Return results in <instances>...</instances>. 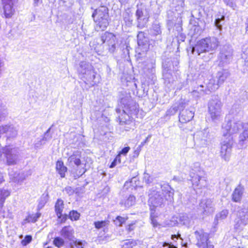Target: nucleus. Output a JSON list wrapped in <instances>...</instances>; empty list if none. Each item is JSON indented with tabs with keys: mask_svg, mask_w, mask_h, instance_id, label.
Wrapping results in <instances>:
<instances>
[{
	"mask_svg": "<svg viewBox=\"0 0 248 248\" xmlns=\"http://www.w3.org/2000/svg\"><path fill=\"white\" fill-rule=\"evenodd\" d=\"M136 222H132L130 224H129L128 225H127L126 227V230L130 232L132 231H133L136 228Z\"/></svg>",
	"mask_w": 248,
	"mask_h": 248,
	"instance_id": "58",
	"label": "nucleus"
},
{
	"mask_svg": "<svg viewBox=\"0 0 248 248\" xmlns=\"http://www.w3.org/2000/svg\"><path fill=\"white\" fill-rule=\"evenodd\" d=\"M226 138L222 143L220 150V155L225 160L228 158V157L231 152L232 145L233 143L232 137Z\"/></svg>",
	"mask_w": 248,
	"mask_h": 248,
	"instance_id": "13",
	"label": "nucleus"
},
{
	"mask_svg": "<svg viewBox=\"0 0 248 248\" xmlns=\"http://www.w3.org/2000/svg\"><path fill=\"white\" fill-rule=\"evenodd\" d=\"M127 218H125L124 217L121 216H117L115 219L114 220V224L118 226H122L123 224H124Z\"/></svg>",
	"mask_w": 248,
	"mask_h": 248,
	"instance_id": "49",
	"label": "nucleus"
},
{
	"mask_svg": "<svg viewBox=\"0 0 248 248\" xmlns=\"http://www.w3.org/2000/svg\"><path fill=\"white\" fill-rule=\"evenodd\" d=\"M135 197L133 195H130L124 202V206L126 208H129L134 204L135 202Z\"/></svg>",
	"mask_w": 248,
	"mask_h": 248,
	"instance_id": "43",
	"label": "nucleus"
},
{
	"mask_svg": "<svg viewBox=\"0 0 248 248\" xmlns=\"http://www.w3.org/2000/svg\"><path fill=\"white\" fill-rule=\"evenodd\" d=\"M197 240V245L199 248H214V246L209 241V235L202 230L194 232Z\"/></svg>",
	"mask_w": 248,
	"mask_h": 248,
	"instance_id": "9",
	"label": "nucleus"
},
{
	"mask_svg": "<svg viewBox=\"0 0 248 248\" xmlns=\"http://www.w3.org/2000/svg\"><path fill=\"white\" fill-rule=\"evenodd\" d=\"M56 171L60 175L61 178L65 177L67 168L64 165L63 162L62 161H57L56 162Z\"/></svg>",
	"mask_w": 248,
	"mask_h": 248,
	"instance_id": "34",
	"label": "nucleus"
},
{
	"mask_svg": "<svg viewBox=\"0 0 248 248\" xmlns=\"http://www.w3.org/2000/svg\"><path fill=\"white\" fill-rule=\"evenodd\" d=\"M32 240V236L30 235H26L24 239L21 241V244L24 246H27L29 244Z\"/></svg>",
	"mask_w": 248,
	"mask_h": 248,
	"instance_id": "53",
	"label": "nucleus"
},
{
	"mask_svg": "<svg viewBox=\"0 0 248 248\" xmlns=\"http://www.w3.org/2000/svg\"><path fill=\"white\" fill-rule=\"evenodd\" d=\"M186 107V102L185 100L180 99L178 101V104L177 106L174 107L173 108H185Z\"/></svg>",
	"mask_w": 248,
	"mask_h": 248,
	"instance_id": "56",
	"label": "nucleus"
},
{
	"mask_svg": "<svg viewBox=\"0 0 248 248\" xmlns=\"http://www.w3.org/2000/svg\"><path fill=\"white\" fill-rule=\"evenodd\" d=\"M244 191V187L241 184L234 190L232 194V200L235 202H240Z\"/></svg>",
	"mask_w": 248,
	"mask_h": 248,
	"instance_id": "24",
	"label": "nucleus"
},
{
	"mask_svg": "<svg viewBox=\"0 0 248 248\" xmlns=\"http://www.w3.org/2000/svg\"><path fill=\"white\" fill-rule=\"evenodd\" d=\"M118 113H121L119 116L120 120V128L126 131L131 129H134V123L133 118L129 115V112L131 109H116Z\"/></svg>",
	"mask_w": 248,
	"mask_h": 248,
	"instance_id": "7",
	"label": "nucleus"
},
{
	"mask_svg": "<svg viewBox=\"0 0 248 248\" xmlns=\"http://www.w3.org/2000/svg\"><path fill=\"white\" fill-rule=\"evenodd\" d=\"M108 9L106 6H101L95 9L92 14V17L109 18Z\"/></svg>",
	"mask_w": 248,
	"mask_h": 248,
	"instance_id": "31",
	"label": "nucleus"
},
{
	"mask_svg": "<svg viewBox=\"0 0 248 248\" xmlns=\"http://www.w3.org/2000/svg\"><path fill=\"white\" fill-rule=\"evenodd\" d=\"M137 245V241L134 239H127L124 241V248H133Z\"/></svg>",
	"mask_w": 248,
	"mask_h": 248,
	"instance_id": "40",
	"label": "nucleus"
},
{
	"mask_svg": "<svg viewBox=\"0 0 248 248\" xmlns=\"http://www.w3.org/2000/svg\"><path fill=\"white\" fill-rule=\"evenodd\" d=\"M201 89H199V88L197 90H193L191 94L193 96L199 97L200 95H203L204 94H201Z\"/></svg>",
	"mask_w": 248,
	"mask_h": 248,
	"instance_id": "61",
	"label": "nucleus"
},
{
	"mask_svg": "<svg viewBox=\"0 0 248 248\" xmlns=\"http://www.w3.org/2000/svg\"><path fill=\"white\" fill-rule=\"evenodd\" d=\"M155 216L154 213L153 212V211H151L150 218L151 220V223L153 224L154 227H156L158 225V223L155 219Z\"/></svg>",
	"mask_w": 248,
	"mask_h": 248,
	"instance_id": "57",
	"label": "nucleus"
},
{
	"mask_svg": "<svg viewBox=\"0 0 248 248\" xmlns=\"http://www.w3.org/2000/svg\"><path fill=\"white\" fill-rule=\"evenodd\" d=\"M163 248H177L176 246L172 245L171 243L164 242L162 245Z\"/></svg>",
	"mask_w": 248,
	"mask_h": 248,
	"instance_id": "63",
	"label": "nucleus"
},
{
	"mask_svg": "<svg viewBox=\"0 0 248 248\" xmlns=\"http://www.w3.org/2000/svg\"><path fill=\"white\" fill-rule=\"evenodd\" d=\"M2 152L6 157L8 165H12L16 163L18 158L17 149L10 146H5L2 149Z\"/></svg>",
	"mask_w": 248,
	"mask_h": 248,
	"instance_id": "11",
	"label": "nucleus"
},
{
	"mask_svg": "<svg viewBox=\"0 0 248 248\" xmlns=\"http://www.w3.org/2000/svg\"><path fill=\"white\" fill-rule=\"evenodd\" d=\"M123 19L127 26H130L132 25L133 21L132 16L128 13L126 12L123 14Z\"/></svg>",
	"mask_w": 248,
	"mask_h": 248,
	"instance_id": "45",
	"label": "nucleus"
},
{
	"mask_svg": "<svg viewBox=\"0 0 248 248\" xmlns=\"http://www.w3.org/2000/svg\"><path fill=\"white\" fill-rule=\"evenodd\" d=\"M209 112L212 120L218 119L220 115V112L218 109H208Z\"/></svg>",
	"mask_w": 248,
	"mask_h": 248,
	"instance_id": "46",
	"label": "nucleus"
},
{
	"mask_svg": "<svg viewBox=\"0 0 248 248\" xmlns=\"http://www.w3.org/2000/svg\"><path fill=\"white\" fill-rule=\"evenodd\" d=\"M232 49L229 46H224L220 50L217 58L218 66L223 67L230 63L232 58Z\"/></svg>",
	"mask_w": 248,
	"mask_h": 248,
	"instance_id": "8",
	"label": "nucleus"
},
{
	"mask_svg": "<svg viewBox=\"0 0 248 248\" xmlns=\"http://www.w3.org/2000/svg\"><path fill=\"white\" fill-rule=\"evenodd\" d=\"M74 233V231L73 229L70 226L63 227L60 232L61 236L70 242H72L75 238Z\"/></svg>",
	"mask_w": 248,
	"mask_h": 248,
	"instance_id": "27",
	"label": "nucleus"
},
{
	"mask_svg": "<svg viewBox=\"0 0 248 248\" xmlns=\"http://www.w3.org/2000/svg\"><path fill=\"white\" fill-rule=\"evenodd\" d=\"M80 214L76 210H72L70 212L68 217L71 220H77L80 217Z\"/></svg>",
	"mask_w": 248,
	"mask_h": 248,
	"instance_id": "50",
	"label": "nucleus"
},
{
	"mask_svg": "<svg viewBox=\"0 0 248 248\" xmlns=\"http://www.w3.org/2000/svg\"><path fill=\"white\" fill-rule=\"evenodd\" d=\"M177 221L178 223L186 226L187 228L190 227L193 224L191 217L186 213L181 214L179 216L178 220Z\"/></svg>",
	"mask_w": 248,
	"mask_h": 248,
	"instance_id": "29",
	"label": "nucleus"
},
{
	"mask_svg": "<svg viewBox=\"0 0 248 248\" xmlns=\"http://www.w3.org/2000/svg\"><path fill=\"white\" fill-rule=\"evenodd\" d=\"M224 3L233 9H235L237 6L234 0H223Z\"/></svg>",
	"mask_w": 248,
	"mask_h": 248,
	"instance_id": "54",
	"label": "nucleus"
},
{
	"mask_svg": "<svg viewBox=\"0 0 248 248\" xmlns=\"http://www.w3.org/2000/svg\"><path fill=\"white\" fill-rule=\"evenodd\" d=\"M242 51L244 54L248 56V43L243 46Z\"/></svg>",
	"mask_w": 248,
	"mask_h": 248,
	"instance_id": "64",
	"label": "nucleus"
},
{
	"mask_svg": "<svg viewBox=\"0 0 248 248\" xmlns=\"http://www.w3.org/2000/svg\"><path fill=\"white\" fill-rule=\"evenodd\" d=\"M116 36L113 33L105 31L100 35V39L103 44L106 43L108 45L110 42L115 39Z\"/></svg>",
	"mask_w": 248,
	"mask_h": 248,
	"instance_id": "32",
	"label": "nucleus"
},
{
	"mask_svg": "<svg viewBox=\"0 0 248 248\" xmlns=\"http://www.w3.org/2000/svg\"><path fill=\"white\" fill-rule=\"evenodd\" d=\"M130 148L129 146L125 147L124 148H123L121 150V151H120V152L119 153V154L120 155H126V154H127V153L130 150Z\"/></svg>",
	"mask_w": 248,
	"mask_h": 248,
	"instance_id": "60",
	"label": "nucleus"
},
{
	"mask_svg": "<svg viewBox=\"0 0 248 248\" xmlns=\"http://www.w3.org/2000/svg\"><path fill=\"white\" fill-rule=\"evenodd\" d=\"M87 242L85 240L75 238L74 240L69 243V247L70 248H84Z\"/></svg>",
	"mask_w": 248,
	"mask_h": 248,
	"instance_id": "36",
	"label": "nucleus"
},
{
	"mask_svg": "<svg viewBox=\"0 0 248 248\" xmlns=\"http://www.w3.org/2000/svg\"><path fill=\"white\" fill-rule=\"evenodd\" d=\"M194 112L190 109H181L179 112V121L182 123H187L194 117Z\"/></svg>",
	"mask_w": 248,
	"mask_h": 248,
	"instance_id": "23",
	"label": "nucleus"
},
{
	"mask_svg": "<svg viewBox=\"0 0 248 248\" xmlns=\"http://www.w3.org/2000/svg\"><path fill=\"white\" fill-rule=\"evenodd\" d=\"M109 221L108 220H102L98 221H95L94 222V225L97 229H100L106 226L108 224Z\"/></svg>",
	"mask_w": 248,
	"mask_h": 248,
	"instance_id": "48",
	"label": "nucleus"
},
{
	"mask_svg": "<svg viewBox=\"0 0 248 248\" xmlns=\"http://www.w3.org/2000/svg\"><path fill=\"white\" fill-rule=\"evenodd\" d=\"M95 22L94 28L97 31H104L109 24V18L93 17Z\"/></svg>",
	"mask_w": 248,
	"mask_h": 248,
	"instance_id": "20",
	"label": "nucleus"
},
{
	"mask_svg": "<svg viewBox=\"0 0 248 248\" xmlns=\"http://www.w3.org/2000/svg\"><path fill=\"white\" fill-rule=\"evenodd\" d=\"M225 16H222L220 18L216 19L215 25L217 30L219 31V34H221V31L222 30V25L224 23Z\"/></svg>",
	"mask_w": 248,
	"mask_h": 248,
	"instance_id": "38",
	"label": "nucleus"
},
{
	"mask_svg": "<svg viewBox=\"0 0 248 248\" xmlns=\"http://www.w3.org/2000/svg\"><path fill=\"white\" fill-rule=\"evenodd\" d=\"M138 44L139 47L136 49V52L138 53V57H144L146 52L149 49V45L147 43H144L140 40H138Z\"/></svg>",
	"mask_w": 248,
	"mask_h": 248,
	"instance_id": "30",
	"label": "nucleus"
},
{
	"mask_svg": "<svg viewBox=\"0 0 248 248\" xmlns=\"http://www.w3.org/2000/svg\"><path fill=\"white\" fill-rule=\"evenodd\" d=\"M220 86L218 82L215 83V80L214 79H210L208 83L206 84L205 87L203 85H201L200 87L201 88V94H208L211 92H214L217 90Z\"/></svg>",
	"mask_w": 248,
	"mask_h": 248,
	"instance_id": "17",
	"label": "nucleus"
},
{
	"mask_svg": "<svg viewBox=\"0 0 248 248\" xmlns=\"http://www.w3.org/2000/svg\"><path fill=\"white\" fill-rule=\"evenodd\" d=\"M51 127H50L46 132L44 134V137L42 138V141H46L50 140L52 138L51 134H50Z\"/></svg>",
	"mask_w": 248,
	"mask_h": 248,
	"instance_id": "55",
	"label": "nucleus"
},
{
	"mask_svg": "<svg viewBox=\"0 0 248 248\" xmlns=\"http://www.w3.org/2000/svg\"><path fill=\"white\" fill-rule=\"evenodd\" d=\"M7 115V113L5 109H0V121L3 120Z\"/></svg>",
	"mask_w": 248,
	"mask_h": 248,
	"instance_id": "62",
	"label": "nucleus"
},
{
	"mask_svg": "<svg viewBox=\"0 0 248 248\" xmlns=\"http://www.w3.org/2000/svg\"><path fill=\"white\" fill-rule=\"evenodd\" d=\"M81 78L86 83L93 85L96 83L95 81V74L93 66L88 62L82 61L79 64L78 69Z\"/></svg>",
	"mask_w": 248,
	"mask_h": 248,
	"instance_id": "4",
	"label": "nucleus"
},
{
	"mask_svg": "<svg viewBox=\"0 0 248 248\" xmlns=\"http://www.w3.org/2000/svg\"><path fill=\"white\" fill-rule=\"evenodd\" d=\"M204 172L199 167L198 163L194 165V168L190 171V181L194 187H202L206 184V179Z\"/></svg>",
	"mask_w": 248,
	"mask_h": 248,
	"instance_id": "5",
	"label": "nucleus"
},
{
	"mask_svg": "<svg viewBox=\"0 0 248 248\" xmlns=\"http://www.w3.org/2000/svg\"><path fill=\"white\" fill-rule=\"evenodd\" d=\"M41 213H36V214H33L29 215L28 217L26 218V220L28 222H31L33 223L35 222L37 219L40 217Z\"/></svg>",
	"mask_w": 248,
	"mask_h": 248,
	"instance_id": "44",
	"label": "nucleus"
},
{
	"mask_svg": "<svg viewBox=\"0 0 248 248\" xmlns=\"http://www.w3.org/2000/svg\"><path fill=\"white\" fill-rule=\"evenodd\" d=\"M229 212L227 210H223L220 213L216 215V219L217 220H222L226 218Z\"/></svg>",
	"mask_w": 248,
	"mask_h": 248,
	"instance_id": "47",
	"label": "nucleus"
},
{
	"mask_svg": "<svg viewBox=\"0 0 248 248\" xmlns=\"http://www.w3.org/2000/svg\"><path fill=\"white\" fill-rule=\"evenodd\" d=\"M162 31L160 23L155 21L153 23L152 28L150 30V34L151 36V40L156 42H161L162 40Z\"/></svg>",
	"mask_w": 248,
	"mask_h": 248,
	"instance_id": "16",
	"label": "nucleus"
},
{
	"mask_svg": "<svg viewBox=\"0 0 248 248\" xmlns=\"http://www.w3.org/2000/svg\"><path fill=\"white\" fill-rule=\"evenodd\" d=\"M80 156L78 152L74 153L73 155L70 156L68 159V161L70 163H74L77 166L81 164Z\"/></svg>",
	"mask_w": 248,
	"mask_h": 248,
	"instance_id": "37",
	"label": "nucleus"
},
{
	"mask_svg": "<svg viewBox=\"0 0 248 248\" xmlns=\"http://www.w3.org/2000/svg\"><path fill=\"white\" fill-rule=\"evenodd\" d=\"M6 133L8 138L15 137L17 135V131L13 125H5L0 126V134Z\"/></svg>",
	"mask_w": 248,
	"mask_h": 248,
	"instance_id": "25",
	"label": "nucleus"
},
{
	"mask_svg": "<svg viewBox=\"0 0 248 248\" xmlns=\"http://www.w3.org/2000/svg\"><path fill=\"white\" fill-rule=\"evenodd\" d=\"M230 76V73L228 70L223 68L217 71L216 75V78L218 84L221 85Z\"/></svg>",
	"mask_w": 248,
	"mask_h": 248,
	"instance_id": "28",
	"label": "nucleus"
},
{
	"mask_svg": "<svg viewBox=\"0 0 248 248\" xmlns=\"http://www.w3.org/2000/svg\"><path fill=\"white\" fill-rule=\"evenodd\" d=\"M63 208V201L61 199H58L55 205V210L58 218H61L62 216V212Z\"/></svg>",
	"mask_w": 248,
	"mask_h": 248,
	"instance_id": "35",
	"label": "nucleus"
},
{
	"mask_svg": "<svg viewBox=\"0 0 248 248\" xmlns=\"http://www.w3.org/2000/svg\"><path fill=\"white\" fill-rule=\"evenodd\" d=\"M237 218L235 220L234 228L240 230L248 223V209L242 208L238 211Z\"/></svg>",
	"mask_w": 248,
	"mask_h": 248,
	"instance_id": "12",
	"label": "nucleus"
},
{
	"mask_svg": "<svg viewBox=\"0 0 248 248\" xmlns=\"http://www.w3.org/2000/svg\"><path fill=\"white\" fill-rule=\"evenodd\" d=\"M219 42L215 37H206L198 41L196 44L192 47V52L194 54L199 56L202 53L207 52H211L209 55L213 56V51H215L218 46Z\"/></svg>",
	"mask_w": 248,
	"mask_h": 248,
	"instance_id": "2",
	"label": "nucleus"
},
{
	"mask_svg": "<svg viewBox=\"0 0 248 248\" xmlns=\"http://www.w3.org/2000/svg\"><path fill=\"white\" fill-rule=\"evenodd\" d=\"M194 140L195 144L200 147H205L211 143L213 139V134L210 132L209 128H205L203 130L197 132L194 135Z\"/></svg>",
	"mask_w": 248,
	"mask_h": 248,
	"instance_id": "6",
	"label": "nucleus"
},
{
	"mask_svg": "<svg viewBox=\"0 0 248 248\" xmlns=\"http://www.w3.org/2000/svg\"><path fill=\"white\" fill-rule=\"evenodd\" d=\"M179 63V61L176 57L173 58H167L163 62V70H164V72H165V73L167 72H169V71H177Z\"/></svg>",
	"mask_w": 248,
	"mask_h": 248,
	"instance_id": "15",
	"label": "nucleus"
},
{
	"mask_svg": "<svg viewBox=\"0 0 248 248\" xmlns=\"http://www.w3.org/2000/svg\"><path fill=\"white\" fill-rule=\"evenodd\" d=\"M243 132L239 136L238 145L241 148H246L248 143V123H244Z\"/></svg>",
	"mask_w": 248,
	"mask_h": 248,
	"instance_id": "21",
	"label": "nucleus"
},
{
	"mask_svg": "<svg viewBox=\"0 0 248 248\" xmlns=\"http://www.w3.org/2000/svg\"><path fill=\"white\" fill-rule=\"evenodd\" d=\"M134 103L129 93L123 91L119 93L118 106L122 108H131V105Z\"/></svg>",
	"mask_w": 248,
	"mask_h": 248,
	"instance_id": "14",
	"label": "nucleus"
},
{
	"mask_svg": "<svg viewBox=\"0 0 248 248\" xmlns=\"http://www.w3.org/2000/svg\"><path fill=\"white\" fill-rule=\"evenodd\" d=\"M136 16L138 21V27L140 28L145 27L149 18V14L147 9L144 7H138Z\"/></svg>",
	"mask_w": 248,
	"mask_h": 248,
	"instance_id": "10",
	"label": "nucleus"
},
{
	"mask_svg": "<svg viewBox=\"0 0 248 248\" xmlns=\"http://www.w3.org/2000/svg\"><path fill=\"white\" fill-rule=\"evenodd\" d=\"M152 137V135H149L146 138V139L142 142H141L140 144L139 145V146L137 147V149L135 151V154H136L137 155H139L140 151L141 150V148L142 147L146 144L149 142L150 139Z\"/></svg>",
	"mask_w": 248,
	"mask_h": 248,
	"instance_id": "42",
	"label": "nucleus"
},
{
	"mask_svg": "<svg viewBox=\"0 0 248 248\" xmlns=\"http://www.w3.org/2000/svg\"><path fill=\"white\" fill-rule=\"evenodd\" d=\"M161 191L157 187H153L148 191V203L151 210L165 206L166 201L171 203L173 202L174 189L168 184L161 185Z\"/></svg>",
	"mask_w": 248,
	"mask_h": 248,
	"instance_id": "1",
	"label": "nucleus"
},
{
	"mask_svg": "<svg viewBox=\"0 0 248 248\" xmlns=\"http://www.w3.org/2000/svg\"><path fill=\"white\" fill-rule=\"evenodd\" d=\"M172 71H169V72H167L166 73H165V72H164V70H163V78L166 82H170V79L172 77Z\"/></svg>",
	"mask_w": 248,
	"mask_h": 248,
	"instance_id": "52",
	"label": "nucleus"
},
{
	"mask_svg": "<svg viewBox=\"0 0 248 248\" xmlns=\"http://www.w3.org/2000/svg\"><path fill=\"white\" fill-rule=\"evenodd\" d=\"M10 179L14 182L18 184H21L26 178L30 175L26 172L21 171V172H11L9 173Z\"/></svg>",
	"mask_w": 248,
	"mask_h": 248,
	"instance_id": "22",
	"label": "nucleus"
},
{
	"mask_svg": "<svg viewBox=\"0 0 248 248\" xmlns=\"http://www.w3.org/2000/svg\"><path fill=\"white\" fill-rule=\"evenodd\" d=\"M237 119L232 117L230 113L227 116L222 125V133L224 138L232 137V135L237 133L240 129L243 128L244 124L237 120Z\"/></svg>",
	"mask_w": 248,
	"mask_h": 248,
	"instance_id": "3",
	"label": "nucleus"
},
{
	"mask_svg": "<svg viewBox=\"0 0 248 248\" xmlns=\"http://www.w3.org/2000/svg\"><path fill=\"white\" fill-rule=\"evenodd\" d=\"M91 118L92 119H96L99 121H104L105 124L102 126L103 127L108 126V123L109 121V119L105 116L104 113H102L99 110H94L91 114Z\"/></svg>",
	"mask_w": 248,
	"mask_h": 248,
	"instance_id": "26",
	"label": "nucleus"
},
{
	"mask_svg": "<svg viewBox=\"0 0 248 248\" xmlns=\"http://www.w3.org/2000/svg\"><path fill=\"white\" fill-rule=\"evenodd\" d=\"M17 0H2V4L5 16L6 18L11 17L15 12L13 6Z\"/></svg>",
	"mask_w": 248,
	"mask_h": 248,
	"instance_id": "18",
	"label": "nucleus"
},
{
	"mask_svg": "<svg viewBox=\"0 0 248 248\" xmlns=\"http://www.w3.org/2000/svg\"><path fill=\"white\" fill-rule=\"evenodd\" d=\"M68 195H72L75 192L74 189L71 186H66L63 190Z\"/></svg>",
	"mask_w": 248,
	"mask_h": 248,
	"instance_id": "59",
	"label": "nucleus"
},
{
	"mask_svg": "<svg viewBox=\"0 0 248 248\" xmlns=\"http://www.w3.org/2000/svg\"><path fill=\"white\" fill-rule=\"evenodd\" d=\"M10 195V192L7 189H0V201L4 202L5 199Z\"/></svg>",
	"mask_w": 248,
	"mask_h": 248,
	"instance_id": "41",
	"label": "nucleus"
},
{
	"mask_svg": "<svg viewBox=\"0 0 248 248\" xmlns=\"http://www.w3.org/2000/svg\"><path fill=\"white\" fill-rule=\"evenodd\" d=\"M107 49H108V51L110 53H114L118 46V41L117 38L116 37L115 39H114L113 41L110 42L109 44L107 45Z\"/></svg>",
	"mask_w": 248,
	"mask_h": 248,
	"instance_id": "39",
	"label": "nucleus"
},
{
	"mask_svg": "<svg viewBox=\"0 0 248 248\" xmlns=\"http://www.w3.org/2000/svg\"><path fill=\"white\" fill-rule=\"evenodd\" d=\"M53 244L56 247L60 248L64 245V241L60 237H56L54 239Z\"/></svg>",
	"mask_w": 248,
	"mask_h": 248,
	"instance_id": "51",
	"label": "nucleus"
},
{
	"mask_svg": "<svg viewBox=\"0 0 248 248\" xmlns=\"http://www.w3.org/2000/svg\"><path fill=\"white\" fill-rule=\"evenodd\" d=\"M199 206L203 210V213L205 215L212 213L214 211V205L211 199L202 200L199 204Z\"/></svg>",
	"mask_w": 248,
	"mask_h": 248,
	"instance_id": "19",
	"label": "nucleus"
},
{
	"mask_svg": "<svg viewBox=\"0 0 248 248\" xmlns=\"http://www.w3.org/2000/svg\"><path fill=\"white\" fill-rule=\"evenodd\" d=\"M222 106L221 102L217 95L212 96L208 102V108H219Z\"/></svg>",
	"mask_w": 248,
	"mask_h": 248,
	"instance_id": "33",
	"label": "nucleus"
}]
</instances>
